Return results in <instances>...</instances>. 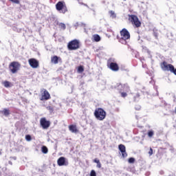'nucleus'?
<instances>
[{
    "label": "nucleus",
    "instance_id": "nucleus-1",
    "mask_svg": "<svg viewBox=\"0 0 176 176\" xmlns=\"http://www.w3.org/2000/svg\"><path fill=\"white\" fill-rule=\"evenodd\" d=\"M94 116L97 120H104L107 117V112L102 108H98L94 111Z\"/></svg>",
    "mask_w": 176,
    "mask_h": 176
},
{
    "label": "nucleus",
    "instance_id": "nucleus-2",
    "mask_svg": "<svg viewBox=\"0 0 176 176\" xmlns=\"http://www.w3.org/2000/svg\"><path fill=\"white\" fill-rule=\"evenodd\" d=\"M56 9L58 12L63 13V14L68 12V9L67 8V5H65V1H58L56 4Z\"/></svg>",
    "mask_w": 176,
    "mask_h": 176
},
{
    "label": "nucleus",
    "instance_id": "nucleus-3",
    "mask_svg": "<svg viewBox=\"0 0 176 176\" xmlns=\"http://www.w3.org/2000/svg\"><path fill=\"white\" fill-rule=\"evenodd\" d=\"M129 20L132 23L133 25H135L136 28L141 27V21L138 19V16L134 14L129 15Z\"/></svg>",
    "mask_w": 176,
    "mask_h": 176
},
{
    "label": "nucleus",
    "instance_id": "nucleus-4",
    "mask_svg": "<svg viewBox=\"0 0 176 176\" xmlns=\"http://www.w3.org/2000/svg\"><path fill=\"white\" fill-rule=\"evenodd\" d=\"M162 68L164 71H170V72L176 76V69L174 67V65L171 64L167 65V62L164 61L162 63Z\"/></svg>",
    "mask_w": 176,
    "mask_h": 176
},
{
    "label": "nucleus",
    "instance_id": "nucleus-5",
    "mask_svg": "<svg viewBox=\"0 0 176 176\" xmlns=\"http://www.w3.org/2000/svg\"><path fill=\"white\" fill-rule=\"evenodd\" d=\"M116 89L120 91V93H122V91H125L126 93H129L130 91V87L129 86V84H122V83H118L116 85Z\"/></svg>",
    "mask_w": 176,
    "mask_h": 176
},
{
    "label": "nucleus",
    "instance_id": "nucleus-6",
    "mask_svg": "<svg viewBox=\"0 0 176 176\" xmlns=\"http://www.w3.org/2000/svg\"><path fill=\"white\" fill-rule=\"evenodd\" d=\"M21 65L19 62H12L9 65V69L12 74H16L19 69H20Z\"/></svg>",
    "mask_w": 176,
    "mask_h": 176
},
{
    "label": "nucleus",
    "instance_id": "nucleus-7",
    "mask_svg": "<svg viewBox=\"0 0 176 176\" xmlns=\"http://www.w3.org/2000/svg\"><path fill=\"white\" fill-rule=\"evenodd\" d=\"M79 47V41L76 39L72 40L67 45V48L69 50H78Z\"/></svg>",
    "mask_w": 176,
    "mask_h": 176
},
{
    "label": "nucleus",
    "instance_id": "nucleus-8",
    "mask_svg": "<svg viewBox=\"0 0 176 176\" xmlns=\"http://www.w3.org/2000/svg\"><path fill=\"white\" fill-rule=\"evenodd\" d=\"M113 61H115V59L110 58L108 60L107 65L109 68L111 69V71H113L114 72H118V71H119V65H118V63H114Z\"/></svg>",
    "mask_w": 176,
    "mask_h": 176
},
{
    "label": "nucleus",
    "instance_id": "nucleus-9",
    "mask_svg": "<svg viewBox=\"0 0 176 176\" xmlns=\"http://www.w3.org/2000/svg\"><path fill=\"white\" fill-rule=\"evenodd\" d=\"M40 124L44 130H46L50 127V121L47 120L45 118H42L40 120Z\"/></svg>",
    "mask_w": 176,
    "mask_h": 176
},
{
    "label": "nucleus",
    "instance_id": "nucleus-10",
    "mask_svg": "<svg viewBox=\"0 0 176 176\" xmlns=\"http://www.w3.org/2000/svg\"><path fill=\"white\" fill-rule=\"evenodd\" d=\"M58 166H68L69 163L68 162V160H67L64 157H60L57 160Z\"/></svg>",
    "mask_w": 176,
    "mask_h": 176
},
{
    "label": "nucleus",
    "instance_id": "nucleus-11",
    "mask_svg": "<svg viewBox=\"0 0 176 176\" xmlns=\"http://www.w3.org/2000/svg\"><path fill=\"white\" fill-rule=\"evenodd\" d=\"M120 35H121V38H124V39L130 38V32L126 28H123L120 31Z\"/></svg>",
    "mask_w": 176,
    "mask_h": 176
},
{
    "label": "nucleus",
    "instance_id": "nucleus-12",
    "mask_svg": "<svg viewBox=\"0 0 176 176\" xmlns=\"http://www.w3.org/2000/svg\"><path fill=\"white\" fill-rule=\"evenodd\" d=\"M28 63L32 68H38L39 67V62L35 58H30Z\"/></svg>",
    "mask_w": 176,
    "mask_h": 176
},
{
    "label": "nucleus",
    "instance_id": "nucleus-13",
    "mask_svg": "<svg viewBox=\"0 0 176 176\" xmlns=\"http://www.w3.org/2000/svg\"><path fill=\"white\" fill-rule=\"evenodd\" d=\"M118 148L122 153V157L124 158L126 157L127 156V153L126 152V146L124 144H120L118 146Z\"/></svg>",
    "mask_w": 176,
    "mask_h": 176
},
{
    "label": "nucleus",
    "instance_id": "nucleus-14",
    "mask_svg": "<svg viewBox=\"0 0 176 176\" xmlns=\"http://www.w3.org/2000/svg\"><path fill=\"white\" fill-rule=\"evenodd\" d=\"M50 98V94H49V91H47V90H45L40 100L41 101H43V100H47Z\"/></svg>",
    "mask_w": 176,
    "mask_h": 176
},
{
    "label": "nucleus",
    "instance_id": "nucleus-15",
    "mask_svg": "<svg viewBox=\"0 0 176 176\" xmlns=\"http://www.w3.org/2000/svg\"><path fill=\"white\" fill-rule=\"evenodd\" d=\"M60 60H61V58L57 56H54L51 58V63H52V64H58V61Z\"/></svg>",
    "mask_w": 176,
    "mask_h": 176
},
{
    "label": "nucleus",
    "instance_id": "nucleus-16",
    "mask_svg": "<svg viewBox=\"0 0 176 176\" xmlns=\"http://www.w3.org/2000/svg\"><path fill=\"white\" fill-rule=\"evenodd\" d=\"M69 130L72 132V133H78V129H76V126L75 125H70L69 126Z\"/></svg>",
    "mask_w": 176,
    "mask_h": 176
},
{
    "label": "nucleus",
    "instance_id": "nucleus-17",
    "mask_svg": "<svg viewBox=\"0 0 176 176\" xmlns=\"http://www.w3.org/2000/svg\"><path fill=\"white\" fill-rule=\"evenodd\" d=\"M1 113H3V115H4V116H6V117L10 115V111H9L8 109H3L1 111Z\"/></svg>",
    "mask_w": 176,
    "mask_h": 176
},
{
    "label": "nucleus",
    "instance_id": "nucleus-18",
    "mask_svg": "<svg viewBox=\"0 0 176 176\" xmlns=\"http://www.w3.org/2000/svg\"><path fill=\"white\" fill-rule=\"evenodd\" d=\"M127 41H129V38H124L123 37H120V38L119 39L120 43H122V45H126Z\"/></svg>",
    "mask_w": 176,
    "mask_h": 176
},
{
    "label": "nucleus",
    "instance_id": "nucleus-19",
    "mask_svg": "<svg viewBox=\"0 0 176 176\" xmlns=\"http://www.w3.org/2000/svg\"><path fill=\"white\" fill-rule=\"evenodd\" d=\"M93 38H94V41H95V42H100V41H101V37L98 34H94L93 36Z\"/></svg>",
    "mask_w": 176,
    "mask_h": 176
},
{
    "label": "nucleus",
    "instance_id": "nucleus-20",
    "mask_svg": "<svg viewBox=\"0 0 176 176\" xmlns=\"http://www.w3.org/2000/svg\"><path fill=\"white\" fill-rule=\"evenodd\" d=\"M41 151L43 152V153L46 155V153H47V152H49V149H47V147L46 146H43L41 147Z\"/></svg>",
    "mask_w": 176,
    "mask_h": 176
},
{
    "label": "nucleus",
    "instance_id": "nucleus-21",
    "mask_svg": "<svg viewBox=\"0 0 176 176\" xmlns=\"http://www.w3.org/2000/svg\"><path fill=\"white\" fill-rule=\"evenodd\" d=\"M74 27H86V24L83 23H76L74 25Z\"/></svg>",
    "mask_w": 176,
    "mask_h": 176
},
{
    "label": "nucleus",
    "instance_id": "nucleus-22",
    "mask_svg": "<svg viewBox=\"0 0 176 176\" xmlns=\"http://www.w3.org/2000/svg\"><path fill=\"white\" fill-rule=\"evenodd\" d=\"M148 137H149V138H152V137H153L155 132L153 131H148Z\"/></svg>",
    "mask_w": 176,
    "mask_h": 176
},
{
    "label": "nucleus",
    "instance_id": "nucleus-23",
    "mask_svg": "<svg viewBox=\"0 0 176 176\" xmlns=\"http://www.w3.org/2000/svg\"><path fill=\"white\" fill-rule=\"evenodd\" d=\"M83 71H85L83 66L80 65L78 67V72H79L80 74H82V72H83Z\"/></svg>",
    "mask_w": 176,
    "mask_h": 176
},
{
    "label": "nucleus",
    "instance_id": "nucleus-24",
    "mask_svg": "<svg viewBox=\"0 0 176 176\" xmlns=\"http://www.w3.org/2000/svg\"><path fill=\"white\" fill-rule=\"evenodd\" d=\"M140 93H137L135 96L133 97L134 101H138V100H140Z\"/></svg>",
    "mask_w": 176,
    "mask_h": 176
},
{
    "label": "nucleus",
    "instance_id": "nucleus-25",
    "mask_svg": "<svg viewBox=\"0 0 176 176\" xmlns=\"http://www.w3.org/2000/svg\"><path fill=\"white\" fill-rule=\"evenodd\" d=\"M3 86L4 87H10V82L9 81H4Z\"/></svg>",
    "mask_w": 176,
    "mask_h": 176
},
{
    "label": "nucleus",
    "instance_id": "nucleus-26",
    "mask_svg": "<svg viewBox=\"0 0 176 176\" xmlns=\"http://www.w3.org/2000/svg\"><path fill=\"white\" fill-rule=\"evenodd\" d=\"M129 163H130L131 164H133V163H134V162H135V159L134 157H130L128 160Z\"/></svg>",
    "mask_w": 176,
    "mask_h": 176
},
{
    "label": "nucleus",
    "instance_id": "nucleus-27",
    "mask_svg": "<svg viewBox=\"0 0 176 176\" xmlns=\"http://www.w3.org/2000/svg\"><path fill=\"white\" fill-rule=\"evenodd\" d=\"M47 109H48V111H50V113H52V112L54 111V109H53V107L52 106L47 107Z\"/></svg>",
    "mask_w": 176,
    "mask_h": 176
},
{
    "label": "nucleus",
    "instance_id": "nucleus-28",
    "mask_svg": "<svg viewBox=\"0 0 176 176\" xmlns=\"http://www.w3.org/2000/svg\"><path fill=\"white\" fill-rule=\"evenodd\" d=\"M59 26L60 27V28H62V30H65V28H67V27L65 26V24L63 23H60L59 24Z\"/></svg>",
    "mask_w": 176,
    "mask_h": 176
},
{
    "label": "nucleus",
    "instance_id": "nucleus-29",
    "mask_svg": "<svg viewBox=\"0 0 176 176\" xmlns=\"http://www.w3.org/2000/svg\"><path fill=\"white\" fill-rule=\"evenodd\" d=\"M109 13H110L111 16L113 17V19H115V17H116V14H115V12L110 11Z\"/></svg>",
    "mask_w": 176,
    "mask_h": 176
},
{
    "label": "nucleus",
    "instance_id": "nucleus-30",
    "mask_svg": "<svg viewBox=\"0 0 176 176\" xmlns=\"http://www.w3.org/2000/svg\"><path fill=\"white\" fill-rule=\"evenodd\" d=\"M25 140H26V141H31V140H32V138H31V136L30 135H26Z\"/></svg>",
    "mask_w": 176,
    "mask_h": 176
},
{
    "label": "nucleus",
    "instance_id": "nucleus-31",
    "mask_svg": "<svg viewBox=\"0 0 176 176\" xmlns=\"http://www.w3.org/2000/svg\"><path fill=\"white\" fill-rule=\"evenodd\" d=\"M90 176H97V173H96V170H92L90 173Z\"/></svg>",
    "mask_w": 176,
    "mask_h": 176
},
{
    "label": "nucleus",
    "instance_id": "nucleus-32",
    "mask_svg": "<svg viewBox=\"0 0 176 176\" xmlns=\"http://www.w3.org/2000/svg\"><path fill=\"white\" fill-rule=\"evenodd\" d=\"M127 96V92H121V97H122L123 98H126V96Z\"/></svg>",
    "mask_w": 176,
    "mask_h": 176
},
{
    "label": "nucleus",
    "instance_id": "nucleus-33",
    "mask_svg": "<svg viewBox=\"0 0 176 176\" xmlns=\"http://www.w3.org/2000/svg\"><path fill=\"white\" fill-rule=\"evenodd\" d=\"M11 2H12L13 3H16L17 5H19V3H20V1L19 0H9Z\"/></svg>",
    "mask_w": 176,
    "mask_h": 176
},
{
    "label": "nucleus",
    "instance_id": "nucleus-34",
    "mask_svg": "<svg viewBox=\"0 0 176 176\" xmlns=\"http://www.w3.org/2000/svg\"><path fill=\"white\" fill-rule=\"evenodd\" d=\"M148 155H150V156H152V155H153V150L152 149V148H150L148 151Z\"/></svg>",
    "mask_w": 176,
    "mask_h": 176
},
{
    "label": "nucleus",
    "instance_id": "nucleus-35",
    "mask_svg": "<svg viewBox=\"0 0 176 176\" xmlns=\"http://www.w3.org/2000/svg\"><path fill=\"white\" fill-rule=\"evenodd\" d=\"M135 109L136 111H140V109H141V106H140V105H136V106L135 107Z\"/></svg>",
    "mask_w": 176,
    "mask_h": 176
},
{
    "label": "nucleus",
    "instance_id": "nucleus-36",
    "mask_svg": "<svg viewBox=\"0 0 176 176\" xmlns=\"http://www.w3.org/2000/svg\"><path fill=\"white\" fill-rule=\"evenodd\" d=\"M155 90L156 91V94L154 96H159V92L157 91V87H154Z\"/></svg>",
    "mask_w": 176,
    "mask_h": 176
},
{
    "label": "nucleus",
    "instance_id": "nucleus-37",
    "mask_svg": "<svg viewBox=\"0 0 176 176\" xmlns=\"http://www.w3.org/2000/svg\"><path fill=\"white\" fill-rule=\"evenodd\" d=\"M96 167H98V168H101V162H98Z\"/></svg>",
    "mask_w": 176,
    "mask_h": 176
},
{
    "label": "nucleus",
    "instance_id": "nucleus-38",
    "mask_svg": "<svg viewBox=\"0 0 176 176\" xmlns=\"http://www.w3.org/2000/svg\"><path fill=\"white\" fill-rule=\"evenodd\" d=\"M80 5H83L84 6H86L87 8H89V6H87V4L84 3H79Z\"/></svg>",
    "mask_w": 176,
    "mask_h": 176
},
{
    "label": "nucleus",
    "instance_id": "nucleus-39",
    "mask_svg": "<svg viewBox=\"0 0 176 176\" xmlns=\"http://www.w3.org/2000/svg\"><path fill=\"white\" fill-rule=\"evenodd\" d=\"M142 91V93H143V94H147V96H148V94H149V92H148V91Z\"/></svg>",
    "mask_w": 176,
    "mask_h": 176
},
{
    "label": "nucleus",
    "instance_id": "nucleus-40",
    "mask_svg": "<svg viewBox=\"0 0 176 176\" xmlns=\"http://www.w3.org/2000/svg\"><path fill=\"white\" fill-rule=\"evenodd\" d=\"M94 163H99L100 162V160H98V159H95L94 160Z\"/></svg>",
    "mask_w": 176,
    "mask_h": 176
},
{
    "label": "nucleus",
    "instance_id": "nucleus-41",
    "mask_svg": "<svg viewBox=\"0 0 176 176\" xmlns=\"http://www.w3.org/2000/svg\"><path fill=\"white\" fill-rule=\"evenodd\" d=\"M160 173L161 175H163V174H164V171H163V170H161Z\"/></svg>",
    "mask_w": 176,
    "mask_h": 176
},
{
    "label": "nucleus",
    "instance_id": "nucleus-42",
    "mask_svg": "<svg viewBox=\"0 0 176 176\" xmlns=\"http://www.w3.org/2000/svg\"><path fill=\"white\" fill-rule=\"evenodd\" d=\"M142 68H146V65H142Z\"/></svg>",
    "mask_w": 176,
    "mask_h": 176
},
{
    "label": "nucleus",
    "instance_id": "nucleus-43",
    "mask_svg": "<svg viewBox=\"0 0 176 176\" xmlns=\"http://www.w3.org/2000/svg\"><path fill=\"white\" fill-rule=\"evenodd\" d=\"M14 160H16V157H13Z\"/></svg>",
    "mask_w": 176,
    "mask_h": 176
},
{
    "label": "nucleus",
    "instance_id": "nucleus-44",
    "mask_svg": "<svg viewBox=\"0 0 176 176\" xmlns=\"http://www.w3.org/2000/svg\"><path fill=\"white\" fill-rule=\"evenodd\" d=\"M9 164H12V162L9 161Z\"/></svg>",
    "mask_w": 176,
    "mask_h": 176
},
{
    "label": "nucleus",
    "instance_id": "nucleus-45",
    "mask_svg": "<svg viewBox=\"0 0 176 176\" xmlns=\"http://www.w3.org/2000/svg\"><path fill=\"white\" fill-rule=\"evenodd\" d=\"M2 155V152L0 151V155Z\"/></svg>",
    "mask_w": 176,
    "mask_h": 176
},
{
    "label": "nucleus",
    "instance_id": "nucleus-46",
    "mask_svg": "<svg viewBox=\"0 0 176 176\" xmlns=\"http://www.w3.org/2000/svg\"><path fill=\"white\" fill-rule=\"evenodd\" d=\"M144 89H145V87H143V90H144Z\"/></svg>",
    "mask_w": 176,
    "mask_h": 176
},
{
    "label": "nucleus",
    "instance_id": "nucleus-47",
    "mask_svg": "<svg viewBox=\"0 0 176 176\" xmlns=\"http://www.w3.org/2000/svg\"><path fill=\"white\" fill-rule=\"evenodd\" d=\"M124 1H126V0H123Z\"/></svg>",
    "mask_w": 176,
    "mask_h": 176
},
{
    "label": "nucleus",
    "instance_id": "nucleus-48",
    "mask_svg": "<svg viewBox=\"0 0 176 176\" xmlns=\"http://www.w3.org/2000/svg\"><path fill=\"white\" fill-rule=\"evenodd\" d=\"M155 36H157V34H155Z\"/></svg>",
    "mask_w": 176,
    "mask_h": 176
},
{
    "label": "nucleus",
    "instance_id": "nucleus-49",
    "mask_svg": "<svg viewBox=\"0 0 176 176\" xmlns=\"http://www.w3.org/2000/svg\"><path fill=\"white\" fill-rule=\"evenodd\" d=\"M91 6H94V5H92Z\"/></svg>",
    "mask_w": 176,
    "mask_h": 176
}]
</instances>
